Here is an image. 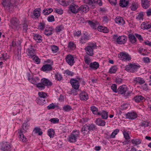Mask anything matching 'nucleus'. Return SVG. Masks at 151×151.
Instances as JSON below:
<instances>
[{
	"label": "nucleus",
	"mask_w": 151,
	"mask_h": 151,
	"mask_svg": "<svg viewBox=\"0 0 151 151\" xmlns=\"http://www.w3.org/2000/svg\"><path fill=\"white\" fill-rule=\"evenodd\" d=\"M143 14L142 12L139 13V15L137 17L136 19L138 20H142L143 19Z\"/></svg>",
	"instance_id": "63"
},
{
	"label": "nucleus",
	"mask_w": 151,
	"mask_h": 151,
	"mask_svg": "<svg viewBox=\"0 0 151 151\" xmlns=\"http://www.w3.org/2000/svg\"><path fill=\"white\" fill-rule=\"evenodd\" d=\"M117 92L119 94H123L126 98L130 96L131 93V92L128 90L127 86L124 85L120 86L117 89Z\"/></svg>",
	"instance_id": "3"
},
{
	"label": "nucleus",
	"mask_w": 151,
	"mask_h": 151,
	"mask_svg": "<svg viewBox=\"0 0 151 151\" xmlns=\"http://www.w3.org/2000/svg\"><path fill=\"white\" fill-rule=\"evenodd\" d=\"M29 126L27 122H24L22 125V128L20 130L21 133H22L26 132Z\"/></svg>",
	"instance_id": "29"
},
{
	"label": "nucleus",
	"mask_w": 151,
	"mask_h": 151,
	"mask_svg": "<svg viewBox=\"0 0 151 151\" xmlns=\"http://www.w3.org/2000/svg\"><path fill=\"white\" fill-rule=\"evenodd\" d=\"M33 39L37 43H40L42 41V37L39 34H33Z\"/></svg>",
	"instance_id": "19"
},
{
	"label": "nucleus",
	"mask_w": 151,
	"mask_h": 151,
	"mask_svg": "<svg viewBox=\"0 0 151 151\" xmlns=\"http://www.w3.org/2000/svg\"><path fill=\"white\" fill-rule=\"evenodd\" d=\"M55 79L58 81H60L63 79V77L59 72L56 73L55 74Z\"/></svg>",
	"instance_id": "50"
},
{
	"label": "nucleus",
	"mask_w": 151,
	"mask_h": 151,
	"mask_svg": "<svg viewBox=\"0 0 151 151\" xmlns=\"http://www.w3.org/2000/svg\"><path fill=\"white\" fill-rule=\"evenodd\" d=\"M95 122L98 126L103 127L105 126L106 122L100 118H97L95 121Z\"/></svg>",
	"instance_id": "21"
},
{
	"label": "nucleus",
	"mask_w": 151,
	"mask_h": 151,
	"mask_svg": "<svg viewBox=\"0 0 151 151\" xmlns=\"http://www.w3.org/2000/svg\"><path fill=\"white\" fill-rule=\"evenodd\" d=\"M89 10V7L86 4L83 5L78 8L79 12L86 13Z\"/></svg>",
	"instance_id": "15"
},
{
	"label": "nucleus",
	"mask_w": 151,
	"mask_h": 151,
	"mask_svg": "<svg viewBox=\"0 0 151 151\" xmlns=\"http://www.w3.org/2000/svg\"><path fill=\"white\" fill-rule=\"evenodd\" d=\"M52 65L46 64L42 66L41 70L44 72L51 71L52 69Z\"/></svg>",
	"instance_id": "16"
},
{
	"label": "nucleus",
	"mask_w": 151,
	"mask_h": 151,
	"mask_svg": "<svg viewBox=\"0 0 151 151\" xmlns=\"http://www.w3.org/2000/svg\"><path fill=\"white\" fill-rule=\"evenodd\" d=\"M138 51L142 55H147V50L142 47L139 48L138 50Z\"/></svg>",
	"instance_id": "48"
},
{
	"label": "nucleus",
	"mask_w": 151,
	"mask_h": 151,
	"mask_svg": "<svg viewBox=\"0 0 151 151\" xmlns=\"http://www.w3.org/2000/svg\"><path fill=\"white\" fill-rule=\"evenodd\" d=\"M35 62L37 64H39L40 63V59L36 55H35L32 58Z\"/></svg>",
	"instance_id": "56"
},
{
	"label": "nucleus",
	"mask_w": 151,
	"mask_h": 151,
	"mask_svg": "<svg viewBox=\"0 0 151 151\" xmlns=\"http://www.w3.org/2000/svg\"><path fill=\"white\" fill-rule=\"evenodd\" d=\"M50 121L53 124H56L59 122V119L57 118H53L51 119Z\"/></svg>",
	"instance_id": "61"
},
{
	"label": "nucleus",
	"mask_w": 151,
	"mask_h": 151,
	"mask_svg": "<svg viewBox=\"0 0 151 151\" xmlns=\"http://www.w3.org/2000/svg\"><path fill=\"white\" fill-rule=\"evenodd\" d=\"M88 23L91 27H93V29H96V24L95 23L89 20L88 21Z\"/></svg>",
	"instance_id": "57"
},
{
	"label": "nucleus",
	"mask_w": 151,
	"mask_h": 151,
	"mask_svg": "<svg viewBox=\"0 0 151 151\" xmlns=\"http://www.w3.org/2000/svg\"><path fill=\"white\" fill-rule=\"evenodd\" d=\"M97 45L96 43L89 42L88 45L84 49L87 54L90 56L93 55L94 50L97 49Z\"/></svg>",
	"instance_id": "2"
},
{
	"label": "nucleus",
	"mask_w": 151,
	"mask_h": 151,
	"mask_svg": "<svg viewBox=\"0 0 151 151\" xmlns=\"http://www.w3.org/2000/svg\"><path fill=\"white\" fill-rule=\"evenodd\" d=\"M150 1L147 0H141V5L143 8H148L150 6Z\"/></svg>",
	"instance_id": "26"
},
{
	"label": "nucleus",
	"mask_w": 151,
	"mask_h": 151,
	"mask_svg": "<svg viewBox=\"0 0 151 151\" xmlns=\"http://www.w3.org/2000/svg\"><path fill=\"white\" fill-rule=\"evenodd\" d=\"M53 10L51 8L45 9L42 11V13L44 15H47L52 12Z\"/></svg>",
	"instance_id": "44"
},
{
	"label": "nucleus",
	"mask_w": 151,
	"mask_h": 151,
	"mask_svg": "<svg viewBox=\"0 0 151 151\" xmlns=\"http://www.w3.org/2000/svg\"><path fill=\"white\" fill-rule=\"evenodd\" d=\"M87 126L88 124H86L85 125H84L82 128L81 132L84 135L86 134L88 132Z\"/></svg>",
	"instance_id": "54"
},
{
	"label": "nucleus",
	"mask_w": 151,
	"mask_h": 151,
	"mask_svg": "<svg viewBox=\"0 0 151 151\" xmlns=\"http://www.w3.org/2000/svg\"><path fill=\"white\" fill-rule=\"evenodd\" d=\"M38 95L39 96V98H41V99H45V98L47 96V93L42 91L39 92L38 93Z\"/></svg>",
	"instance_id": "53"
},
{
	"label": "nucleus",
	"mask_w": 151,
	"mask_h": 151,
	"mask_svg": "<svg viewBox=\"0 0 151 151\" xmlns=\"http://www.w3.org/2000/svg\"><path fill=\"white\" fill-rule=\"evenodd\" d=\"M119 129H116L113 131L111 134L109 135L108 137H106L108 138H114L115 137V135H116L119 132Z\"/></svg>",
	"instance_id": "43"
},
{
	"label": "nucleus",
	"mask_w": 151,
	"mask_h": 151,
	"mask_svg": "<svg viewBox=\"0 0 151 151\" xmlns=\"http://www.w3.org/2000/svg\"><path fill=\"white\" fill-rule=\"evenodd\" d=\"M115 22L120 25H123L125 24V21L121 17H117L115 19Z\"/></svg>",
	"instance_id": "25"
},
{
	"label": "nucleus",
	"mask_w": 151,
	"mask_h": 151,
	"mask_svg": "<svg viewBox=\"0 0 151 151\" xmlns=\"http://www.w3.org/2000/svg\"><path fill=\"white\" fill-rule=\"evenodd\" d=\"M1 3L4 7L8 8L10 9L17 5V2L16 0H3Z\"/></svg>",
	"instance_id": "4"
},
{
	"label": "nucleus",
	"mask_w": 151,
	"mask_h": 151,
	"mask_svg": "<svg viewBox=\"0 0 151 151\" xmlns=\"http://www.w3.org/2000/svg\"><path fill=\"white\" fill-rule=\"evenodd\" d=\"M81 78L77 77L76 79H71L70 80V83L73 88L78 89L80 86V83L81 82Z\"/></svg>",
	"instance_id": "8"
},
{
	"label": "nucleus",
	"mask_w": 151,
	"mask_h": 151,
	"mask_svg": "<svg viewBox=\"0 0 151 151\" xmlns=\"http://www.w3.org/2000/svg\"><path fill=\"white\" fill-rule=\"evenodd\" d=\"M127 119L130 120H133L136 119L138 116V115L136 112L132 111L130 112H128L124 114Z\"/></svg>",
	"instance_id": "10"
},
{
	"label": "nucleus",
	"mask_w": 151,
	"mask_h": 151,
	"mask_svg": "<svg viewBox=\"0 0 151 151\" xmlns=\"http://www.w3.org/2000/svg\"><path fill=\"white\" fill-rule=\"evenodd\" d=\"M27 50L28 55L30 56L29 57L31 58L35 55V50L34 49L28 48Z\"/></svg>",
	"instance_id": "41"
},
{
	"label": "nucleus",
	"mask_w": 151,
	"mask_h": 151,
	"mask_svg": "<svg viewBox=\"0 0 151 151\" xmlns=\"http://www.w3.org/2000/svg\"><path fill=\"white\" fill-rule=\"evenodd\" d=\"M47 20L48 21L50 22H54L55 21L54 16L52 15L49 16L47 17Z\"/></svg>",
	"instance_id": "62"
},
{
	"label": "nucleus",
	"mask_w": 151,
	"mask_h": 151,
	"mask_svg": "<svg viewBox=\"0 0 151 151\" xmlns=\"http://www.w3.org/2000/svg\"><path fill=\"white\" fill-rule=\"evenodd\" d=\"M129 4L128 0H120L119 5L122 7H126Z\"/></svg>",
	"instance_id": "33"
},
{
	"label": "nucleus",
	"mask_w": 151,
	"mask_h": 151,
	"mask_svg": "<svg viewBox=\"0 0 151 151\" xmlns=\"http://www.w3.org/2000/svg\"><path fill=\"white\" fill-rule=\"evenodd\" d=\"M118 68L116 65L112 66L110 69L109 72L110 74L115 73L118 70Z\"/></svg>",
	"instance_id": "45"
},
{
	"label": "nucleus",
	"mask_w": 151,
	"mask_h": 151,
	"mask_svg": "<svg viewBox=\"0 0 151 151\" xmlns=\"http://www.w3.org/2000/svg\"><path fill=\"white\" fill-rule=\"evenodd\" d=\"M45 23L43 21L40 22L38 25V29L41 31L43 30L45 28Z\"/></svg>",
	"instance_id": "42"
},
{
	"label": "nucleus",
	"mask_w": 151,
	"mask_h": 151,
	"mask_svg": "<svg viewBox=\"0 0 151 151\" xmlns=\"http://www.w3.org/2000/svg\"><path fill=\"white\" fill-rule=\"evenodd\" d=\"M131 142L132 144L136 146L141 143L142 140L139 138L133 139L131 140Z\"/></svg>",
	"instance_id": "38"
},
{
	"label": "nucleus",
	"mask_w": 151,
	"mask_h": 151,
	"mask_svg": "<svg viewBox=\"0 0 151 151\" xmlns=\"http://www.w3.org/2000/svg\"><path fill=\"white\" fill-rule=\"evenodd\" d=\"M9 55L7 53H3L2 55V56L0 57V59L2 60H6L9 59Z\"/></svg>",
	"instance_id": "49"
},
{
	"label": "nucleus",
	"mask_w": 151,
	"mask_h": 151,
	"mask_svg": "<svg viewBox=\"0 0 151 151\" xmlns=\"http://www.w3.org/2000/svg\"><path fill=\"white\" fill-rule=\"evenodd\" d=\"M113 38L114 40H116V41L117 44L120 45L124 44L127 40V37L125 35L118 37L117 35H114Z\"/></svg>",
	"instance_id": "6"
},
{
	"label": "nucleus",
	"mask_w": 151,
	"mask_h": 151,
	"mask_svg": "<svg viewBox=\"0 0 151 151\" xmlns=\"http://www.w3.org/2000/svg\"><path fill=\"white\" fill-rule=\"evenodd\" d=\"M65 59L66 62L71 66L73 65L75 63L74 57L71 55H67Z\"/></svg>",
	"instance_id": "13"
},
{
	"label": "nucleus",
	"mask_w": 151,
	"mask_h": 151,
	"mask_svg": "<svg viewBox=\"0 0 151 151\" xmlns=\"http://www.w3.org/2000/svg\"><path fill=\"white\" fill-rule=\"evenodd\" d=\"M37 104L39 105H43L46 103V99L37 98L36 100Z\"/></svg>",
	"instance_id": "39"
},
{
	"label": "nucleus",
	"mask_w": 151,
	"mask_h": 151,
	"mask_svg": "<svg viewBox=\"0 0 151 151\" xmlns=\"http://www.w3.org/2000/svg\"><path fill=\"white\" fill-rule=\"evenodd\" d=\"M87 129L89 131H95L97 129V128L94 124L92 123L88 124Z\"/></svg>",
	"instance_id": "36"
},
{
	"label": "nucleus",
	"mask_w": 151,
	"mask_h": 151,
	"mask_svg": "<svg viewBox=\"0 0 151 151\" xmlns=\"http://www.w3.org/2000/svg\"><path fill=\"white\" fill-rule=\"evenodd\" d=\"M89 67L92 70H96L99 67V64L96 62L91 63L89 65Z\"/></svg>",
	"instance_id": "24"
},
{
	"label": "nucleus",
	"mask_w": 151,
	"mask_h": 151,
	"mask_svg": "<svg viewBox=\"0 0 151 151\" xmlns=\"http://www.w3.org/2000/svg\"><path fill=\"white\" fill-rule=\"evenodd\" d=\"M63 28L64 26L62 24L56 27L55 30L56 32H60L63 29Z\"/></svg>",
	"instance_id": "55"
},
{
	"label": "nucleus",
	"mask_w": 151,
	"mask_h": 151,
	"mask_svg": "<svg viewBox=\"0 0 151 151\" xmlns=\"http://www.w3.org/2000/svg\"><path fill=\"white\" fill-rule=\"evenodd\" d=\"M23 133H21L20 131V133H19V138L21 141L23 142H26L27 141V139L26 137L24 135Z\"/></svg>",
	"instance_id": "37"
},
{
	"label": "nucleus",
	"mask_w": 151,
	"mask_h": 151,
	"mask_svg": "<svg viewBox=\"0 0 151 151\" xmlns=\"http://www.w3.org/2000/svg\"><path fill=\"white\" fill-rule=\"evenodd\" d=\"M53 30L54 29L52 27H46L45 28L44 33L46 35L49 36L52 34V32Z\"/></svg>",
	"instance_id": "17"
},
{
	"label": "nucleus",
	"mask_w": 151,
	"mask_h": 151,
	"mask_svg": "<svg viewBox=\"0 0 151 151\" xmlns=\"http://www.w3.org/2000/svg\"><path fill=\"white\" fill-rule=\"evenodd\" d=\"M140 67L139 65L130 63L125 66V69L128 72L134 73L137 71Z\"/></svg>",
	"instance_id": "7"
},
{
	"label": "nucleus",
	"mask_w": 151,
	"mask_h": 151,
	"mask_svg": "<svg viewBox=\"0 0 151 151\" xmlns=\"http://www.w3.org/2000/svg\"><path fill=\"white\" fill-rule=\"evenodd\" d=\"M133 99L136 102H142L145 100L144 98L141 95L135 96Z\"/></svg>",
	"instance_id": "22"
},
{
	"label": "nucleus",
	"mask_w": 151,
	"mask_h": 151,
	"mask_svg": "<svg viewBox=\"0 0 151 151\" xmlns=\"http://www.w3.org/2000/svg\"><path fill=\"white\" fill-rule=\"evenodd\" d=\"M40 80L38 77L32 78L30 81V82L36 85L37 87V84L39 81Z\"/></svg>",
	"instance_id": "47"
},
{
	"label": "nucleus",
	"mask_w": 151,
	"mask_h": 151,
	"mask_svg": "<svg viewBox=\"0 0 151 151\" xmlns=\"http://www.w3.org/2000/svg\"><path fill=\"white\" fill-rule=\"evenodd\" d=\"M63 109L66 111H70L72 109V108L68 105L65 106L63 107Z\"/></svg>",
	"instance_id": "58"
},
{
	"label": "nucleus",
	"mask_w": 151,
	"mask_h": 151,
	"mask_svg": "<svg viewBox=\"0 0 151 151\" xmlns=\"http://www.w3.org/2000/svg\"><path fill=\"white\" fill-rule=\"evenodd\" d=\"M122 133L125 139L128 140L130 139V137L129 134V131L127 130L124 129L122 131Z\"/></svg>",
	"instance_id": "40"
},
{
	"label": "nucleus",
	"mask_w": 151,
	"mask_h": 151,
	"mask_svg": "<svg viewBox=\"0 0 151 151\" xmlns=\"http://www.w3.org/2000/svg\"><path fill=\"white\" fill-rule=\"evenodd\" d=\"M76 45L74 42H70L68 46V47L71 50H74L76 48Z\"/></svg>",
	"instance_id": "51"
},
{
	"label": "nucleus",
	"mask_w": 151,
	"mask_h": 151,
	"mask_svg": "<svg viewBox=\"0 0 151 151\" xmlns=\"http://www.w3.org/2000/svg\"><path fill=\"white\" fill-rule=\"evenodd\" d=\"M134 83H135L136 84L138 83L140 84H143L145 83L144 79L139 77L135 78L134 79Z\"/></svg>",
	"instance_id": "31"
},
{
	"label": "nucleus",
	"mask_w": 151,
	"mask_h": 151,
	"mask_svg": "<svg viewBox=\"0 0 151 151\" xmlns=\"http://www.w3.org/2000/svg\"><path fill=\"white\" fill-rule=\"evenodd\" d=\"M108 112L102 110L101 112H99L100 114L98 115H101L103 119H106L108 118Z\"/></svg>",
	"instance_id": "32"
},
{
	"label": "nucleus",
	"mask_w": 151,
	"mask_h": 151,
	"mask_svg": "<svg viewBox=\"0 0 151 151\" xmlns=\"http://www.w3.org/2000/svg\"><path fill=\"white\" fill-rule=\"evenodd\" d=\"M10 22L12 27L14 29H16L19 24V20L15 18H12Z\"/></svg>",
	"instance_id": "14"
},
{
	"label": "nucleus",
	"mask_w": 151,
	"mask_h": 151,
	"mask_svg": "<svg viewBox=\"0 0 151 151\" xmlns=\"http://www.w3.org/2000/svg\"><path fill=\"white\" fill-rule=\"evenodd\" d=\"M54 133L55 131L53 129H50L48 130L47 134L50 138L53 137Z\"/></svg>",
	"instance_id": "52"
},
{
	"label": "nucleus",
	"mask_w": 151,
	"mask_h": 151,
	"mask_svg": "<svg viewBox=\"0 0 151 151\" xmlns=\"http://www.w3.org/2000/svg\"><path fill=\"white\" fill-rule=\"evenodd\" d=\"M65 73L66 75L71 76H73L74 74V73L73 72L70 71L68 69L66 70L65 71Z\"/></svg>",
	"instance_id": "60"
},
{
	"label": "nucleus",
	"mask_w": 151,
	"mask_h": 151,
	"mask_svg": "<svg viewBox=\"0 0 151 151\" xmlns=\"http://www.w3.org/2000/svg\"><path fill=\"white\" fill-rule=\"evenodd\" d=\"M12 145L9 142H4L1 145L0 149L2 151H10Z\"/></svg>",
	"instance_id": "9"
},
{
	"label": "nucleus",
	"mask_w": 151,
	"mask_h": 151,
	"mask_svg": "<svg viewBox=\"0 0 151 151\" xmlns=\"http://www.w3.org/2000/svg\"><path fill=\"white\" fill-rule=\"evenodd\" d=\"M84 3L88 4L90 6L91 9H94L95 7V5H94V3L92 0H83Z\"/></svg>",
	"instance_id": "27"
},
{
	"label": "nucleus",
	"mask_w": 151,
	"mask_h": 151,
	"mask_svg": "<svg viewBox=\"0 0 151 151\" xmlns=\"http://www.w3.org/2000/svg\"><path fill=\"white\" fill-rule=\"evenodd\" d=\"M141 27L143 29H148L151 27V24L143 22L141 24Z\"/></svg>",
	"instance_id": "30"
},
{
	"label": "nucleus",
	"mask_w": 151,
	"mask_h": 151,
	"mask_svg": "<svg viewBox=\"0 0 151 151\" xmlns=\"http://www.w3.org/2000/svg\"><path fill=\"white\" fill-rule=\"evenodd\" d=\"M128 38L129 42L133 44H135L136 43L137 39L135 36L132 34H129L128 35Z\"/></svg>",
	"instance_id": "20"
},
{
	"label": "nucleus",
	"mask_w": 151,
	"mask_h": 151,
	"mask_svg": "<svg viewBox=\"0 0 151 151\" xmlns=\"http://www.w3.org/2000/svg\"><path fill=\"white\" fill-rule=\"evenodd\" d=\"M111 89L114 92H117V89L116 85L115 84H113L111 87Z\"/></svg>",
	"instance_id": "64"
},
{
	"label": "nucleus",
	"mask_w": 151,
	"mask_h": 151,
	"mask_svg": "<svg viewBox=\"0 0 151 151\" xmlns=\"http://www.w3.org/2000/svg\"><path fill=\"white\" fill-rule=\"evenodd\" d=\"M52 83L49 79L43 78L41 80V82L37 83V87L40 90L44 89L45 86H51Z\"/></svg>",
	"instance_id": "1"
},
{
	"label": "nucleus",
	"mask_w": 151,
	"mask_h": 151,
	"mask_svg": "<svg viewBox=\"0 0 151 151\" xmlns=\"http://www.w3.org/2000/svg\"><path fill=\"white\" fill-rule=\"evenodd\" d=\"M79 137V131L75 130H73L72 133L69 136L68 140L70 142H75L76 141L77 138Z\"/></svg>",
	"instance_id": "5"
},
{
	"label": "nucleus",
	"mask_w": 151,
	"mask_h": 151,
	"mask_svg": "<svg viewBox=\"0 0 151 151\" xmlns=\"http://www.w3.org/2000/svg\"><path fill=\"white\" fill-rule=\"evenodd\" d=\"M99 31L101 32L105 33H107L109 32V30L106 27L100 26L97 27Z\"/></svg>",
	"instance_id": "46"
},
{
	"label": "nucleus",
	"mask_w": 151,
	"mask_h": 151,
	"mask_svg": "<svg viewBox=\"0 0 151 151\" xmlns=\"http://www.w3.org/2000/svg\"><path fill=\"white\" fill-rule=\"evenodd\" d=\"M51 49L53 54L54 55H56L57 54L59 50L58 47L55 45H52L51 46Z\"/></svg>",
	"instance_id": "34"
},
{
	"label": "nucleus",
	"mask_w": 151,
	"mask_h": 151,
	"mask_svg": "<svg viewBox=\"0 0 151 151\" xmlns=\"http://www.w3.org/2000/svg\"><path fill=\"white\" fill-rule=\"evenodd\" d=\"M120 60L124 61H129L131 58L129 55L124 52H121L118 55Z\"/></svg>",
	"instance_id": "11"
},
{
	"label": "nucleus",
	"mask_w": 151,
	"mask_h": 151,
	"mask_svg": "<svg viewBox=\"0 0 151 151\" xmlns=\"http://www.w3.org/2000/svg\"><path fill=\"white\" fill-rule=\"evenodd\" d=\"M89 38L90 37L88 35L84 34L80 39V43L82 44H84L88 40Z\"/></svg>",
	"instance_id": "18"
},
{
	"label": "nucleus",
	"mask_w": 151,
	"mask_h": 151,
	"mask_svg": "<svg viewBox=\"0 0 151 151\" xmlns=\"http://www.w3.org/2000/svg\"><path fill=\"white\" fill-rule=\"evenodd\" d=\"M28 25L24 22L23 24V32L26 33L28 29Z\"/></svg>",
	"instance_id": "59"
},
{
	"label": "nucleus",
	"mask_w": 151,
	"mask_h": 151,
	"mask_svg": "<svg viewBox=\"0 0 151 151\" xmlns=\"http://www.w3.org/2000/svg\"><path fill=\"white\" fill-rule=\"evenodd\" d=\"M41 9L40 8H36L34 10L33 15L35 18H38L40 15Z\"/></svg>",
	"instance_id": "23"
},
{
	"label": "nucleus",
	"mask_w": 151,
	"mask_h": 151,
	"mask_svg": "<svg viewBox=\"0 0 151 151\" xmlns=\"http://www.w3.org/2000/svg\"><path fill=\"white\" fill-rule=\"evenodd\" d=\"M90 109L91 110L94 114L98 115L99 114H100L98 108L95 106H92L91 107Z\"/></svg>",
	"instance_id": "35"
},
{
	"label": "nucleus",
	"mask_w": 151,
	"mask_h": 151,
	"mask_svg": "<svg viewBox=\"0 0 151 151\" xmlns=\"http://www.w3.org/2000/svg\"><path fill=\"white\" fill-rule=\"evenodd\" d=\"M80 98L81 100L86 101L88 99V94L86 92H82L80 93Z\"/></svg>",
	"instance_id": "28"
},
{
	"label": "nucleus",
	"mask_w": 151,
	"mask_h": 151,
	"mask_svg": "<svg viewBox=\"0 0 151 151\" xmlns=\"http://www.w3.org/2000/svg\"><path fill=\"white\" fill-rule=\"evenodd\" d=\"M68 12L70 14L71 13L73 14H76L79 12L78 6L75 4H71L69 7Z\"/></svg>",
	"instance_id": "12"
}]
</instances>
